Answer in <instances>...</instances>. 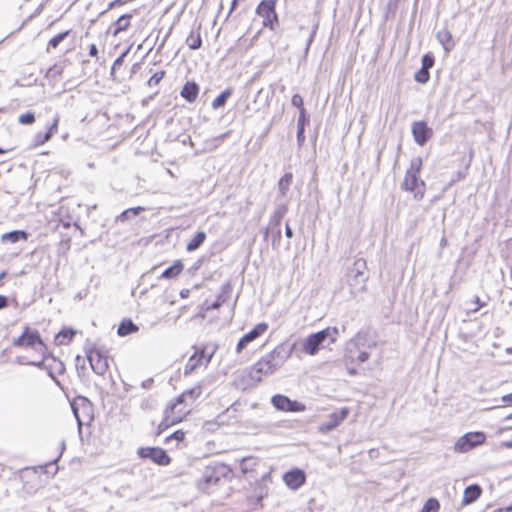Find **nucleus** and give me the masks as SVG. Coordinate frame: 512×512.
<instances>
[{"label": "nucleus", "instance_id": "nucleus-10", "mask_svg": "<svg viewBox=\"0 0 512 512\" xmlns=\"http://www.w3.org/2000/svg\"><path fill=\"white\" fill-rule=\"evenodd\" d=\"M486 441V435L484 432H468L458 438L454 445V450L459 453H466L482 444Z\"/></svg>", "mask_w": 512, "mask_h": 512}, {"label": "nucleus", "instance_id": "nucleus-2", "mask_svg": "<svg viewBox=\"0 0 512 512\" xmlns=\"http://www.w3.org/2000/svg\"><path fill=\"white\" fill-rule=\"evenodd\" d=\"M283 346H277L268 354L262 356L249 369V377L255 382L262 381L263 377L272 374L287 359Z\"/></svg>", "mask_w": 512, "mask_h": 512}, {"label": "nucleus", "instance_id": "nucleus-3", "mask_svg": "<svg viewBox=\"0 0 512 512\" xmlns=\"http://www.w3.org/2000/svg\"><path fill=\"white\" fill-rule=\"evenodd\" d=\"M339 331L337 327L325 329L308 335L302 342V351L310 356L316 355L320 349H324L337 341Z\"/></svg>", "mask_w": 512, "mask_h": 512}, {"label": "nucleus", "instance_id": "nucleus-6", "mask_svg": "<svg viewBox=\"0 0 512 512\" xmlns=\"http://www.w3.org/2000/svg\"><path fill=\"white\" fill-rule=\"evenodd\" d=\"M86 356L96 374L104 375L109 370L110 356L105 347L92 344L86 349Z\"/></svg>", "mask_w": 512, "mask_h": 512}, {"label": "nucleus", "instance_id": "nucleus-45", "mask_svg": "<svg viewBox=\"0 0 512 512\" xmlns=\"http://www.w3.org/2000/svg\"><path fill=\"white\" fill-rule=\"evenodd\" d=\"M368 358H369V353L365 352V351H362L357 355V361L360 363L367 361Z\"/></svg>", "mask_w": 512, "mask_h": 512}, {"label": "nucleus", "instance_id": "nucleus-57", "mask_svg": "<svg viewBox=\"0 0 512 512\" xmlns=\"http://www.w3.org/2000/svg\"><path fill=\"white\" fill-rule=\"evenodd\" d=\"M280 219H281V217L279 216L278 219H277V222H276L277 225H279Z\"/></svg>", "mask_w": 512, "mask_h": 512}, {"label": "nucleus", "instance_id": "nucleus-24", "mask_svg": "<svg viewBox=\"0 0 512 512\" xmlns=\"http://www.w3.org/2000/svg\"><path fill=\"white\" fill-rule=\"evenodd\" d=\"M131 18H132L131 14H124V15L120 16L113 23V27H114V30L112 32L113 36H117L121 32L126 31L131 25Z\"/></svg>", "mask_w": 512, "mask_h": 512}, {"label": "nucleus", "instance_id": "nucleus-46", "mask_svg": "<svg viewBox=\"0 0 512 512\" xmlns=\"http://www.w3.org/2000/svg\"><path fill=\"white\" fill-rule=\"evenodd\" d=\"M89 55L91 57H97L98 56V49L95 44H91L89 47Z\"/></svg>", "mask_w": 512, "mask_h": 512}, {"label": "nucleus", "instance_id": "nucleus-31", "mask_svg": "<svg viewBox=\"0 0 512 512\" xmlns=\"http://www.w3.org/2000/svg\"><path fill=\"white\" fill-rule=\"evenodd\" d=\"M186 432L182 429L174 431L172 434L167 436L164 440L165 443H170L172 441L175 442V446L179 447V445L185 440Z\"/></svg>", "mask_w": 512, "mask_h": 512}, {"label": "nucleus", "instance_id": "nucleus-5", "mask_svg": "<svg viewBox=\"0 0 512 512\" xmlns=\"http://www.w3.org/2000/svg\"><path fill=\"white\" fill-rule=\"evenodd\" d=\"M13 346L32 348L40 353H47V345L38 330L25 326L21 334L13 340Z\"/></svg>", "mask_w": 512, "mask_h": 512}, {"label": "nucleus", "instance_id": "nucleus-40", "mask_svg": "<svg viewBox=\"0 0 512 512\" xmlns=\"http://www.w3.org/2000/svg\"><path fill=\"white\" fill-rule=\"evenodd\" d=\"M263 496L259 495L256 498H250L249 502L255 509H262L263 503H262Z\"/></svg>", "mask_w": 512, "mask_h": 512}, {"label": "nucleus", "instance_id": "nucleus-56", "mask_svg": "<svg viewBox=\"0 0 512 512\" xmlns=\"http://www.w3.org/2000/svg\"><path fill=\"white\" fill-rule=\"evenodd\" d=\"M81 402H82L83 405L87 404L85 399H81Z\"/></svg>", "mask_w": 512, "mask_h": 512}, {"label": "nucleus", "instance_id": "nucleus-36", "mask_svg": "<svg viewBox=\"0 0 512 512\" xmlns=\"http://www.w3.org/2000/svg\"><path fill=\"white\" fill-rule=\"evenodd\" d=\"M18 121L23 125H31L35 122V115L33 112L23 113L18 117Z\"/></svg>", "mask_w": 512, "mask_h": 512}, {"label": "nucleus", "instance_id": "nucleus-48", "mask_svg": "<svg viewBox=\"0 0 512 512\" xmlns=\"http://www.w3.org/2000/svg\"><path fill=\"white\" fill-rule=\"evenodd\" d=\"M72 408H73V411H74V414H75V417L77 418L78 422L81 423L82 420H81V417L79 415V411H78V407H77V404L76 403H73L72 404Z\"/></svg>", "mask_w": 512, "mask_h": 512}, {"label": "nucleus", "instance_id": "nucleus-50", "mask_svg": "<svg viewBox=\"0 0 512 512\" xmlns=\"http://www.w3.org/2000/svg\"><path fill=\"white\" fill-rule=\"evenodd\" d=\"M504 447L512 448V440L511 441H505L502 444Z\"/></svg>", "mask_w": 512, "mask_h": 512}, {"label": "nucleus", "instance_id": "nucleus-26", "mask_svg": "<svg viewBox=\"0 0 512 512\" xmlns=\"http://www.w3.org/2000/svg\"><path fill=\"white\" fill-rule=\"evenodd\" d=\"M138 331V327L130 319H124L118 326L117 333L120 336H127Z\"/></svg>", "mask_w": 512, "mask_h": 512}, {"label": "nucleus", "instance_id": "nucleus-4", "mask_svg": "<svg viewBox=\"0 0 512 512\" xmlns=\"http://www.w3.org/2000/svg\"><path fill=\"white\" fill-rule=\"evenodd\" d=\"M422 159L416 157L411 160L410 167L405 173V177L402 183V187L406 191L414 193V197L418 200L423 199L426 192V184L420 178L422 170Z\"/></svg>", "mask_w": 512, "mask_h": 512}, {"label": "nucleus", "instance_id": "nucleus-28", "mask_svg": "<svg viewBox=\"0 0 512 512\" xmlns=\"http://www.w3.org/2000/svg\"><path fill=\"white\" fill-rule=\"evenodd\" d=\"M293 181L292 173H285L278 182V188L282 195H286Z\"/></svg>", "mask_w": 512, "mask_h": 512}, {"label": "nucleus", "instance_id": "nucleus-53", "mask_svg": "<svg viewBox=\"0 0 512 512\" xmlns=\"http://www.w3.org/2000/svg\"><path fill=\"white\" fill-rule=\"evenodd\" d=\"M8 151H9V149H2V148H0V155H1V154H5V153H7Z\"/></svg>", "mask_w": 512, "mask_h": 512}, {"label": "nucleus", "instance_id": "nucleus-11", "mask_svg": "<svg viewBox=\"0 0 512 512\" xmlns=\"http://www.w3.org/2000/svg\"><path fill=\"white\" fill-rule=\"evenodd\" d=\"M137 455L141 459H149L159 466H168L172 459L161 447H141L137 450Z\"/></svg>", "mask_w": 512, "mask_h": 512}, {"label": "nucleus", "instance_id": "nucleus-15", "mask_svg": "<svg viewBox=\"0 0 512 512\" xmlns=\"http://www.w3.org/2000/svg\"><path fill=\"white\" fill-rule=\"evenodd\" d=\"M412 135L415 142L423 146L433 136V130L426 122L416 121L412 124Z\"/></svg>", "mask_w": 512, "mask_h": 512}, {"label": "nucleus", "instance_id": "nucleus-59", "mask_svg": "<svg viewBox=\"0 0 512 512\" xmlns=\"http://www.w3.org/2000/svg\"><path fill=\"white\" fill-rule=\"evenodd\" d=\"M511 417H512V414H511Z\"/></svg>", "mask_w": 512, "mask_h": 512}, {"label": "nucleus", "instance_id": "nucleus-49", "mask_svg": "<svg viewBox=\"0 0 512 512\" xmlns=\"http://www.w3.org/2000/svg\"><path fill=\"white\" fill-rule=\"evenodd\" d=\"M285 234L288 238L293 237V231H292L291 227L289 226V224H286Z\"/></svg>", "mask_w": 512, "mask_h": 512}, {"label": "nucleus", "instance_id": "nucleus-16", "mask_svg": "<svg viewBox=\"0 0 512 512\" xmlns=\"http://www.w3.org/2000/svg\"><path fill=\"white\" fill-rule=\"evenodd\" d=\"M350 410L347 407H343L338 411H335L330 414L329 421L323 423L320 426V431L323 433H327L336 427H338L349 415Z\"/></svg>", "mask_w": 512, "mask_h": 512}, {"label": "nucleus", "instance_id": "nucleus-44", "mask_svg": "<svg viewBox=\"0 0 512 512\" xmlns=\"http://www.w3.org/2000/svg\"><path fill=\"white\" fill-rule=\"evenodd\" d=\"M142 210V207L129 208L122 213V216L126 217L129 213H132L133 215H138Z\"/></svg>", "mask_w": 512, "mask_h": 512}, {"label": "nucleus", "instance_id": "nucleus-1", "mask_svg": "<svg viewBox=\"0 0 512 512\" xmlns=\"http://www.w3.org/2000/svg\"><path fill=\"white\" fill-rule=\"evenodd\" d=\"M201 394L202 387L197 385L185 390L177 398L170 401L164 410L162 420L156 428V435L159 436L170 427L185 421Z\"/></svg>", "mask_w": 512, "mask_h": 512}, {"label": "nucleus", "instance_id": "nucleus-9", "mask_svg": "<svg viewBox=\"0 0 512 512\" xmlns=\"http://www.w3.org/2000/svg\"><path fill=\"white\" fill-rule=\"evenodd\" d=\"M40 354V360L30 361L28 364L45 369L52 378L62 375L65 372V365L60 359L51 355L48 351L47 353Z\"/></svg>", "mask_w": 512, "mask_h": 512}, {"label": "nucleus", "instance_id": "nucleus-30", "mask_svg": "<svg viewBox=\"0 0 512 512\" xmlns=\"http://www.w3.org/2000/svg\"><path fill=\"white\" fill-rule=\"evenodd\" d=\"M437 37H438L439 41L441 42V44L444 46L445 50L449 51L453 47L454 42H453L451 33L449 31H447V30L440 31V32H438Z\"/></svg>", "mask_w": 512, "mask_h": 512}, {"label": "nucleus", "instance_id": "nucleus-38", "mask_svg": "<svg viewBox=\"0 0 512 512\" xmlns=\"http://www.w3.org/2000/svg\"><path fill=\"white\" fill-rule=\"evenodd\" d=\"M223 302H224V299L221 296H219L217 298V300L213 303L205 302L202 306V310L204 312H207L211 309H218L223 304Z\"/></svg>", "mask_w": 512, "mask_h": 512}, {"label": "nucleus", "instance_id": "nucleus-34", "mask_svg": "<svg viewBox=\"0 0 512 512\" xmlns=\"http://www.w3.org/2000/svg\"><path fill=\"white\" fill-rule=\"evenodd\" d=\"M415 80L418 82V83H421V84H425L429 81L430 79V73H429V70L427 69H424V68H420L416 73H415V76H414Z\"/></svg>", "mask_w": 512, "mask_h": 512}, {"label": "nucleus", "instance_id": "nucleus-19", "mask_svg": "<svg viewBox=\"0 0 512 512\" xmlns=\"http://www.w3.org/2000/svg\"><path fill=\"white\" fill-rule=\"evenodd\" d=\"M199 85L194 81H187L181 91L180 95L189 103H193L196 101L199 95Z\"/></svg>", "mask_w": 512, "mask_h": 512}, {"label": "nucleus", "instance_id": "nucleus-21", "mask_svg": "<svg viewBox=\"0 0 512 512\" xmlns=\"http://www.w3.org/2000/svg\"><path fill=\"white\" fill-rule=\"evenodd\" d=\"M29 234L24 230H14L1 235L3 243H16L18 241H27Z\"/></svg>", "mask_w": 512, "mask_h": 512}, {"label": "nucleus", "instance_id": "nucleus-22", "mask_svg": "<svg viewBox=\"0 0 512 512\" xmlns=\"http://www.w3.org/2000/svg\"><path fill=\"white\" fill-rule=\"evenodd\" d=\"M186 44L191 50H197L202 46L201 25L190 31L186 38Z\"/></svg>", "mask_w": 512, "mask_h": 512}, {"label": "nucleus", "instance_id": "nucleus-42", "mask_svg": "<svg viewBox=\"0 0 512 512\" xmlns=\"http://www.w3.org/2000/svg\"><path fill=\"white\" fill-rule=\"evenodd\" d=\"M472 302L475 305L474 308L472 309L473 312H477L478 310H480L482 307H484L486 305V303L484 301H481L479 296H475L473 298Z\"/></svg>", "mask_w": 512, "mask_h": 512}, {"label": "nucleus", "instance_id": "nucleus-20", "mask_svg": "<svg viewBox=\"0 0 512 512\" xmlns=\"http://www.w3.org/2000/svg\"><path fill=\"white\" fill-rule=\"evenodd\" d=\"M482 494V488L478 484H472L465 488L462 498L463 505L475 502Z\"/></svg>", "mask_w": 512, "mask_h": 512}, {"label": "nucleus", "instance_id": "nucleus-43", "mask_svg": "<svg viewBox=\"0 0 512 512\" xmlns=\"http://www.w3.org/2000/svg\"><path fill=\"white\" fill-rule=\"evenodd\" d=\"M501 401L503 407H512V393L504 395Z\"/></svg>", "mask_w": 512, "mask_h": 512}, {"label": "nucleus", "instance_id": "nucleus-29", "mask_svg": "<svg viewBox=\"0 0 512 512\" xmlns=\"http://www.w3.org/2000/svg\"><path fill=\"white\" fill-rule=\"evenodd\" d=\"M70 34V30H66L64 32L58 33L53 38H51L47 44L46 51L49 52L51 49H56L59 44Z\"/></svg>", "mask_w": 512, "mask_h": 512}, {"label": "nucleus", "instance_id": "nucleus-27", "mask_svg": "<svg viewBox=\"0 0 512 512\" xmlns=\"http://www.w3.org/2000/svg\"><path fill=\"white\" fill-rule=\"evenodd\" d=\"M233 94L232 88H226L224 91L221 92L213 101H212V108L218 109L225 105L227 99Z\"/></svg>", "mask_w": 512, "mask_h": 512}, {"label": "nucleus", "instance_id": "nucleus-8", "mask_svg": "<svg viewBox=\"0 0 512 512\" xmlns=\"http://www.w3.org/2000/svg\"><path fill=\"white\" fill-rule=\"evenodd\" d=\"M256 14L262 18V26L272 31L276 29L279 23L276 12V0H262L257 8Z\"/></svg>", "mask_w": 512, "mask_h": 512}, {"label": "nucleus", "instance_id": "nucleus-41", "mask_svg": "<svg viewBox=\"0 0 512 512\" xmlns=\"http://www.w3.org/2000/svg\"><path fill=\"white\" fill-rule=\"evenodd\" d=\"M126 54H127V52L122 53V54H121V55H120V56H119V57L114 61L113 65H112V71H111V73H112V74L114 73V71H115L117 68H119V67L123 64V62H124V58H125Z\"/></svg>", "mask_w": 512, "mask_h": 512}, {"label": "nucleus", "instance_id": "nucleus-55", "mask_svg": "<svg viewBox=\"0 0 512 512\" xmlns=\"http://www.w3.org/2000/svg\"><path fill=\"white\" fill-rule=\"evenodd\" d=\"M187 293H189V290H186V293H184L183 291L181 292V296L182 297H186L187 296Z\"/></svg>", "mask_w": 512, "mask_h": 512}, {"label": "nucleus", "instance_id": "nucleus-17", "mask_svg": "<svg viewBox=\"0 0 512 512\" xmlns=\"http://www.w3.org/2000/svg\"><path fill=\"white\" fill-rule=\"evenodd\" d=\"M59 123H60V117L58 115H56L53 118L52 123L48 126L46 132H44V133L38 132L35 134L34 140H33V146L39 147V146L44 145L48 141H50L52 136L58 132Z\"/></svg>", "mask_w": 512, "mask_h": 512}, {"label": "nucleus", "instance_id": "nucleus-35", "mask_svg": "<svg viewBox=\"0 0 512 512\" xmlns=\"http://www.w3.org/2000/svg\"><path fill=\"white\" fill-rule=\"evenodd\" d=\"M165 74H166V72L164 70H160V71L154 73L147 81V85L149 87L157 86L162 81V79L165 77Z\"/></svg>", "mask_w": 512, "mask_h": 512}, {"label": "nucleus", "instance_id": "nucleus-51", "mask_svg": "<svg viewBox=\"0 0 512 512\" xmlns=\"http://www.w3.org/2000/svg\"><path fill=\"white\" fill-rule=\"evenodd\" d=\"M238 1H239V0H233V1H232L231 10L235 9V7H236V5H237V2H238Z\"/></svg>", "mask_w": 512, "mask_h": 512}, {"label": "nucleus", "instance_id": "nucleus-52", "mask_svg": "<svg viewBox=\"0 0 512 512\" xmlns=\"http://www.w3.org/2000/svg\"><path fill=\"white\" fill-rule=\"evenodd\" d=\"M7 275V273L5 271H3L2 273H0V282L2 281V279L5 278V276Z\"/></svg>", "mask_w": 512, "mask_h": 512}, {"label": "nucleus", "instance_id": "nucleus-37", "mask_svg": "<svg viewBox=\"0 0 512 512\" xmlns=\"http://www.w3.org/2000/svg\"><path fill=\"white\" fill-rule=\"evenodd\" d=\"M434 63H435L434 56L431 53H427V54L423 55V57H422V67L421 68L429 70L430 68H432L434 66Z\"/></svg>", "mask_w": 512, "mask_h": 512}, {"label": "nucleus", "instance_id": "nucleus-23", "mask_svg": "<svg viewBox=\"0 0 512 512\" xmlns=\"http://www.w3.org/2000/svg\"><path fill=\"white\" fill-rule=\"evenodd\" d=\"M184 269V264L181 260H176L173 264L165 269L161 274L162 279H174L177 278Z\"/></svg>", "mask_w": 512, "mask_h": 512}, {"label": "nucleus", "instance_id": "nucleus-54", "mask_svg": "<svg viewBox=\"0 0 512 512\" xmlns=\"http://www.w3.org/2000/svg\"><path fill=\"white\" fill-rule=\"evenodd\" d=\"M187 293H189V290H186V293H184L183 291L181 292V296L182 297H186L187 296Z\"/></svg>", "mask_w": 512, "mask_h": 512}, {"label": "nucleus", "instance_id": "nucleus-12", "mask_svg": "<svg viewBox=\"0 0 512 512\" xmlns=\"http://www.w3.org/2000/svg\"><path fill=\"white\" fill-rule=\"evenodd\" d=\"M271 404L273 407L282 412H304L306 405L300 401L292 400L286 395L276 394L271 398Z\"/></svg>", "mask_w": 512, "mask_h": 512}, {"label": "nucleus", "instance_id": "nucleus-18", "mask_svg": "<svg viewBox=\"0 0 512 512\" xmlns=\"http://www.w3.org/2000/svg\"><path fill=\"white\" fill-rule=\"evenodd\" d=\"M79 333L78 330L68 326H63L60 331L54 336L53 344L55 346H68L70 345L76 335Z\"/></svg>", "mask_w": 512, "mask_h": 512}, {"label": "nucleus", "instance_id": "nucleus-14", "mask_svg": "<svg viewBox=\"0 0 512 512\" xmlns=\"http://www.w3.org/2000/svg\"><path fill=\"white\" fill-rule=\"evenodd\" d=\"M283 482L291 490H297L306 483V473L299 468L291 469L282 476Z\"/></svg>", "mask_w": 512, "mask_h": 512}, {"label": "nucleus", "instance_id": "nucleus-58", "mask_svg": "<svg viewBox=\"0 0 512 512\" xmlns=\"http://www.w3.org/2000/svg\"><path fill=\"white\" fill-rule=\"evenodd\" d=\"M64 226H65V227H69V226H70V224H69V223H65V224H64Z\"/></svg>", "mask_w": 512, "mask_h": 512}, {"label": "nucleus", "instance_id": "nucleus-39", "mask_svg": "<svg viewBox=\"0 0 512 512\" xmlns=\"http://www.w3.org/2000/svg\"><path fill=\"white\" fill-rule=\"evenodd\" d=\"M304 125H305V117L303 118L301 115L298 120V139H304Z\"/></svg>", "mask_w": 512, "mask_h": 512}, {"label": "nucleus", "instance_id": "nucleus-47", "mask_svg": "<svg viewBox=\"0 0 512 512\" xmlns=\"http://www.w3.org/2000/svg\"><path fill=\"white\" fill-rule=\"evenodd\" d=\"M8 306V298L4 295H0V310Z\"/></svg>", "mask_w": 512, "mask_h": 512}, {"label": "nucleus", "instance_id": "nucleus-25", "mask_svg": "<svg viewBox=\"0 0 512 512\" xmlns=\"http://www.w3.org/2000/svg\"><path fill=\"white\" fill-rule=\"evenodd\" d=\"M206 233L204 231H198L193 238L187 243L186 250L192 252L197 250L206 240Z\"/></svg>", "mask_w": 512, "mask_h": 512}, {"label": "nucleus", "instance_id": "nucleus-13", "mask_svg": "<svg viewBox=\"0 0 512 512\" xmlns=\"http://www.w3.org/2000/svg\"><path fill=\"white\" fill-rule=\"evenodd\" d=\"M268 330V324L265 322L258 323L252 330L244 334L236 345V352L241 353L251 342L257 340Z\"/></svg>", "mask_w": 512, "mask_h": 512}, {"label": "nucleus", "instance_id": "nucleus-32", "mask_svg": "<svg viewBox=\"0 0 512 512\" xmlns=\"http://www.w3.org/2000/svg\"><path fill=\"white\" fill-rule=\"evenodd\" d=\"M440 503L435 498H429L423 505L421 512H439Z\"/></svg>", "mask_w": 512, "mask_h": 512}, {"label": "nucleus", "instance_id": "nucleus-33", "mask_svg": "<svg viewBox=\"0 0 512 512\" xmlns=\"http://www.w3.org/2000/svg\"><path fill=\"white\" fill-rule=\"evenodd\" d=\"M292 105L297 107L300 111V115L304 118L305 116V108H304V100L301 95L294 94L291 99Z\"/></svg>", "mask_w": 512, "mask_h": 512}, {"label": "nucleus", "instance_id": "nucleus-7", "mask_svg": "<svg viewBox=\"0 0 512 512\" xmlns=\"http://www.w3.org/2000/svg\"><path fill=\"white\" fill-rule=\"evenodd\" d=\"M215 349L210 348L208 345H200L194 347V353L188 359L184 367V375H190L201 367H206L213 355Z\"/></svg>", "mask_w": 512, "mask_h": 512}]
</instances>
